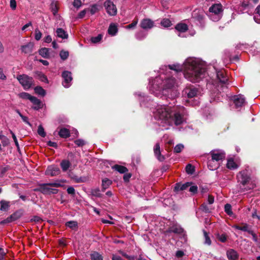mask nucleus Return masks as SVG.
<instances>
[{"mask_svg":"<svg viewBox=\"0 0 260 260\" xmlns=\"http://www.w3.org/2000/svg\"><path fill=\"white\" fill-rule=\"evenodd\" d=\"M112 168L120 173H124L127 171V169L126 167L118 165H114L112 167Z\"/></svg>","mask_w":260,"mask_h":260,"instance_id":"33","label":"nucleus"},{"mask_svg":"<svg viewBox=\"0 0 260 260\" xmlns=\"http://www.w3.org/2000/svg\"><path fill=\"white\" fill-rule=\"evenodd\" d=\"M170 70L176 73L182 72L185 79L192 83L203 80L206 76L205 62L199 58L189 57L181 64L175 63L160 68V74L149 81L148 88L155 96L174 100L178 92L174 89L177 82L174 78L171 77Z\"/></svg>","mask_w":260,"mask_h":260,"instance_id":"1","label":"nucleus"},{"mask_svg":"<svg viewBox=\"0 0 260 260\" xmlns=\"http://www.w3.org/2000/svg\"><path fill=\"white\" fill-rule=\"evenodd\" d=\"M231 100L233 101L237 109L242 107L246 104L244 96L241 94L232 96Z\"/></svg>","mask_w":260,"mask_h":260,"instance_id":"7","label":"nucleus"},{"mask_svg":"<svg viewBox=\"0 0 260 260\" xmlns=\"http://www.w3.org/2000/svg\"><path fill=\"white\" fill-rule=\"evenodd\" d=\"M19 95L20 98L23 99L29 100V101L32 96L27 92H21L19 94Z\"/></svg>","mask_w":260,"mask_h":260,"instance_id":"45","label":"nucleus"},{"mask_svg":"<svg viewBox=\"0 0 260 260\" xmlns=\"http://www.w3.org/2000/svg\"><path fill=\"white\" fill-rule=\"evenodd\" d=\"M76 145L79 147L82 146L85 144V142L82 139H77L74 141Z\"/></svg>","mask_w":260,"mask_h":260,"instance_id":"55","label":"nucleus"},{"mask_svg":"<svg viewBox=\"0 0 260 260\" xmlns=\"http://www.w3.org/2000/svg\"><path fill=\"white\" fill-rule=\"evenodd\" d=\"M10 133L12 134V136L13 139V140H14V141L15 142V144L16 146L17 147H19V144H18V141H17V139L16 135H15V134L12 131H10Z\"/></svg>","mask_w":260,"mask_h":260,"instance_id":"61","label":"nucleus"},{"mask_svg":"<svg viewBox=\"0 0 260 260\" xmlns=\"http://www.w3.org/2000/svg\"><path fill=\"white\" fill-rule=\"evenodd\" d=\"M73 179L77 183L84 182L86 180L85 178L78 177L77 176H75V177H73Z\"/></svg>","mask_w":260,"mask_h":260,"instance_id":"59","label":"nucleus"},{"mask_svg":"<svg viewBox=\"0 0 260 260\" xmlns=\"http://www.w3.org/2000/svg\"><path fill=\"white\" fill-rule=\"evenodd\" d=\"M66 225L67 226L74 230L77 228L78 223L76 221H69L66 222Z\"/></svg>","mask_w":260,"mask_h":260,"instance_id":"40","label":"nucleus"},{"mask_svg":"<svg viewBox=\"0 0 260 260\" xmlns=\"http://www.w3.org/2000/svg\"><path fill=\"white\" fill-rule=\"evenodd\" d=\"M60 172V169L57 166L52 165L47 168L46 174L51 176H55L58 175Z\"/></svg>","mask_w":260,"mask_h":260,"instance_id":"12","label":"nucleus"},{"mask_svg":"<svg viewBox=\"0 0 260 260\" xmlns=\"http://www.w3.org/2000/svg\"><path fill=\"white\" fill-rule=\"evenodd\" d=\"M17 79L24 89H28L30 88L33 83L32 78L26 75H19L17 76Z\"/></svg>","mask_w":260,"mask_h":260,"instance_id":"6","label":"nucleus"},{"mask_svg":"<svg viewBox=\"0 0 260 260\" xmlns=\"http://www.w3.org/2000/svg\"><path fill=\"white\" fill-rule=\"evenodd\" d=\"M185 170L187 174H192L194 171V168L191 164H188L186 166Z\"/></svg>","mask_w":260,"mask_h":260,"instance_id":"43","label":"nucleus"},{"mask_svg":"<svg viewBox=\"0 0 260 260\" xmlns=\"http://www.w3.org/2000/svg\"><path fill=\"white\" fill-rule=\"evenodd\" d=\"M50 9L53 14L55 16L57 14L58 10V2L55 1H53L50 5Z\"/></svg>","mask_w":260,"mask_h":260,"instance_id":"28","label":"nucleus"},{"mask_svg":"<svg viewBox=\"0 0 260 260\" xmlns=\"http://www.w3.org/2000/svg\"><path fill=\"white\" fill-rule=\"evenodd\" d=\"M233 228L238 230L247 232L248 233L251 231V230L249 229L248 225L247 224H244L242 226L235 225L233 226Z\"/></svg>","mask_w":260,"mask_h":260,"instance_id":"32","label":"nucleus"},{"mask_svg":"<svg viewBox=\"0 0 260 260\" xmlns=\"http://www.w3.org/2000/svg\"><path fill=\"white\" fill-rule=\"evenodd\" d=\"M0 210L2 211H7L10 207L9 202L5 200H2L0 201Z\"/></svg>","mask_w":260,"mask_h":260,"instance_id":"31","label":"nucleus"},{"mask_svg":"<svg viewBox=\"0 0 260 260\" xmlns=\"http://www.w3.org/2000/svg\"><path fill=\"white\" fill-rule=\"evenodd\" d=\"M160 24L164 27H169L172 25L171 21L169 19H163Z\"/></svg>","mask_w":260,"mask_h":260,"instance_id":"41","label":"nucleus"},{"mask_svg":"<svg viewBox=\"0 0 260 260\" xmlns=\"http://www.w3.org/2000/svg\"><path fill=\"white\" fill-rule=\"evenodd\" d=\"M153 26L154 22L148 18L143 19L140 23V26L144 29H151Z\"/></svg>","mask_w":260,"mask_h":260,"instance_id":"14","label":"nucleus"},{"mask_svg":"<svg viewBox=\"0 0 260 260\" xmlns=\"http://www.w3.org/2000/svg\"><path fill=\"white\" fill-rule=\"evenodd\" d=\"M216 76L217 79L219 81L218 83V90L219 92L224 91V90L227 89L228 85V78L225 76V73L224 70L216 71Z\"/></svg>","mask_w":260,"mask_h":260,"instance_id":"5","label":"nucleus"},{"mask_svg":"<svg viewBox=\"0 0 260 260\" xmlns=\"http://www.w3.org/2000/svg\"><path fill=\"white\" fill-rule=\"evenodd\" d=\"M184 148V146L182 144H177L174 149V152L176 153L180 152Z\"/></svg>","mask_w":260,"mask_h":260,"instance_id":"50","label":"nucleus"},{"mask_svg":"<svg viewBox=\"0 0 260 260\" xmlns=\"http://www.w3.org/2000/svg\"><path fill=\"white\" fill-rule=\"evenodd\" d=\"M91 260H103V256L98 252H94L90 254Z\"/></svg>","mask_w":260,"mask_h":260,"instance_id":"37","label":"nucleus"},{"mask_svg":"<svg viewBox=\"0 0 260 260\" xmlns=\"http://www.w3.org/2000/svg\"><path fill=\"white\" fill-rule=\"evenodd\" d=\"M135 95H138V99L140 101V105L141 106H148L145 103V100H147L148 97H145L144 94H142L141 92H136L135 93Z\"/></svg>","mask_w":260,"mask_h":260,"instance_id":"26","label":"nucleus"},{"mask_svg":"<svg viewBox=\"0 0 260 260\" xmlns=\"http://www.w3.org/2000/svg\"><path fill=\"white\" fill-rule=\"evenodd\" d=\"M176 29L179 32L178 36L182 37L181 32H185L188 29L187 25L185 23H179L175 26Z\"/></svg>","mask_w":260,"mask_h":260,"instance_id":"24","label":"nucleus"},{"mask_svg":"<svg viewBox=\"0 0 260 260\" xmlns=\"http://www.w3.org/2000/svg\"><path fill=\"white\" fill-rule=\"evenodd\" d=\"M49 49L47 48H42L39 50V54L43 57L47 58L49 56Z\"/></svg>","mask_w":260,"mask_h":260,"instance_id":"30","label":"nucleus"},{"mask_svg":"<svg viewBox=\"0 0 260 260\" xmlns=\"http://www.w3.org/2000/svg\"><path fill=\"white\" fill-rule=\"evenodd\" d=\"M35 92L41 96H45L46 94V91L41 86H37L34 89Z\"/></svg>","mask_w":260,"mask_h":260,"instance_id":"38","label":"nucleus"},{"mask_svg":"<svg viewBox=\"0 0 260 260\" xmlns=\"http://www.w3.org/2000/svg\"><path fill=\"white\" fill-rule=\"evenodd\" d=\"M147 34L144 31H139L136 34L135 37L137 40H142L146 38Z\"/></svg>","mask_w":260,"mask_h":260,"instance_id":"39","label":"nucleus"},{"mask_svg":"<svg viewBox=\"0 0 260 260\" xmlns=\"http://www.w3.org/2000/svg\"><path fill=\"white\" fill-rule=\"evenodd\" d=\"M238 182L243 191L252 189L256 187V179L251 177L248 170H243L237 175Z\"/></svg>","mask_w":260,"mask_h":260,"instance_id":"3","label":"nucleus"},{"mask_svg":"<svg viewBox=\"0 0 260 260\" xmlns=\"http://www.w3.org/2000/svg\"><path fill=\"white\" fill-rule=\"evenodd\" d=\"M226 255L229 260H237L239 257L237 252L233 249L227 250Z\"/></svg>","mask_w":260,"mask_h":260,"instance_id":"19","label":"nucleus"},{"mask_svg":"<svg viewBox=\"0 0 260 260\" xmlns=\"http://www.w3.org/2000/svg\"><path fill=\"white\" fill-rule=\"evenodd\" d=\"M104 7L106 10L107 13L110 16H115L116 15L117 10L116 6L113 3L109 0L106 1L104 3Z\"/></svg>","mask_w":260,"mask_h":260,"instance_id":"11","label":"nucleus"},{"mask_svg":"<svg viewBox=\"0 0 260 260\" xmlns=\"http://www.w3.org/2000/svg\"><path fill=\"white\" fill-rule=\"evenodd\" d=\"M34 48V44L32 42H29L21 47V51L24 54L30 55Z\"/></svg>","mask_w":260,"mask_h":260,"instance_id":"13","label":"nucleus"},{"mask_svg":"<svg viewBox=\"0 0 260 260\" xmlns=\"http://www.w3.org/2000/svg\"><path fill=\"white\" fill-rule=\"evenodd\" d=\"M92 195L97 197H101V194L100 192V190L99 189H95L92 190Z\"/></svg>","mask_w":260,"mask_h":260,"instance_id":"60","label":"nucleus"},{"mask_svg":"<svg viewBox=\"0 0 260 260\" xmlns=\"http://www.w3.org/2000/svg\"><path fill=\"white\" fill-rule=\"evenodd\" d=\"M210 153L214 160L221 164L225 157V152L222 150H213Z\"/></svg>","mask_w":260,"mask_h":260,"instance_id":"9","label":"nucleus"},{"mask_svg":"<svg viewBox=\"0 0 260 260\" xmlns=\"http://www.w3.org/2000/svg\"><path fill=\"white\" fill-rule=\"evenodd\" d=\"M220 164L221 163L211 157L208 161V167L210 170H215L219 167Z\"/></svg>","mask_w":260,"mask_h":260,"instance_id":"16","label":"nucleus"},{"mask_svg":"<svg viewBox=\"0 0 260 260\" xmlns=\"http://www.w3.org/2000/svg\"><path fill=\"white\" fill-rule=\"evenodd\" d=\"M204 236L205 238L204 243L208 245H210L211 244V241L208 236L207 233L205 231H204Z\"/></svg>","mask_w":260,"mask_h":260,"instance_id":"46","label":"nucleus"},{"mask_svg":"<svg viewBox=\"0 0 260 260\" xmlns=\"http://www.w3.org/2000/svg\"><path fill=\"white\" fill-rule=\"evenodd\" d=\"M20 217V215L18 212H16L11 215L10 216H9L6 219L2 220L1 222V224H5L9 222H11L13 221L17 220L19 217Z\"/></svg>","mask_w":260,"mask_h":260,"instance_id":"15","label":"nucleus"},{"mask_svg":"<svg viewBox=\"0 0 260 260\" xmlns=\"http://www.w3.org/2000/svg\"><path fill=\"white\" fill-rule=\"evenodd\" d=\"M183 230L179 226L175 225L171 227L169 230V232H172L174 233L181 234L183 232Z\"/></svg>","mask_w":260,"mask_h":260,"instance_id":"35","label":"nucleus"},{"mask_svg":"<svg viewBox=\"0 0 260 260\" xmlns=\"http://www.w3.org/2000/svg\"><path fill=\"white\" fill-rule=\"evenodd\" d=\"M138 20L137 19L136 20L134 21L131 24L125 26L124 27H125V28L127 29L133 28L136 27V26L138 24Z\"/></svg>","mask_w":260,"mask_h":260,"instance_id":"52","label":"nucleus"},{"mask_svg":"<svg viewBox=\"0 0 260 260\" xmlns=\"http://www.w3.org/2000/svg\"><path fill=\"white\" fill-rule=\"evenodd\" d=\"M184 94H186L188 98L191 99L198 97L201 94L199 88L191 86L186 88L184 90Z\"/></svg>","mask_w":260,"mask_h":260,"instance_id":"8","label":"nucleus"},{"mask_svg":"<svg viewBox=\"0 0 260 260\" xmlns=\"http://www.w3.org/2000/svg\"><path fill=\"white\" fill-rule=\"evenodd\" d=\"M74 7L79 9L82 5V2L80 0H74L73 3Z\"/></svg>","mask_w":260,"mask_h":260,"instance_id":"57","label":"nucleus"},{"mask_svg":"<svg viewBox=\"0 0 260 260\" xmlns=\"http://www.w3.org/2000/svg\"><path fill=\"white\" fill-rule=\"evenodd\" d=\"M192 184L193 183H192ZM189 191L193 194L196 193L198 191L197 186L192 184L190 185V186L189 187Z\"/></svg>","mask_w":260,"mask_h":260,"instance_id":"53","label":"nucleus"},{"mask_svg":"<svg viewBox=\"0 0 260 260\" xmlns=\"http://www.w3.org/2000/svg\"><path fill=\"white\" fill-rule=\"evenodd\" d=\"M222 6L220 4L213 5L209 8V11L212 13H220L222 14Z\"/></svg>","mask_w":260,"mask_h":260,"instance_id":"21","label":"nucleus"},{"mask_svg":"<svg viewBox=\"0 0 260 260\" xmlns=\"http://www.w3.org/2000/svg\"><path fill=\"white\" fill-rule=\"evenodd\" d=\"M222 14L220 13H212L209 12L208 16L213 21H218L222 17Z\"/></svg>","mask_w":260,"mask_h":260,"instance_id":"27","label":"nucleus"},{"mask_svg":"<svg viewBox=\"0 0 260 260\" xmlns=\"http://www.w3.org/2000/svg\"><path fill=\"white\" fill-rule=\"evenodd\" d=\"M56 34L57 37L62 39H67L69 37L67 32L61 28H57L56 30Z\"/></svg>","mask_w":260,"mask_h":260,"instance_id":"22","label":"nucleus"},{"mask_svg":"<svg viewBox=\"0 0 260 260\" xmlns=\"http://www.w3.org/2000/svg\"><path fill=\"white\" fill-rule=\"evenodd\" d=\"M39 77L42 81L45 82H48L47 78L44 74L40 73L39 74Z\"/></svg>","mask_w":260,"mask_h":260,"instance_id":"62","label":"nucleus"},{"mask_svg":"<svg viewBox=\"0 0 260 260\" xmlns=\"http://www.w3.org/2000/svg\"><path fill=\"white\" fill-rule=\"evenodd\" d=\"M38 133L42 137H45L46 136V133L44 131V129L41 125H40L38 126Z\"/></svg>","mask_w":260,"mask_h":260,"instance_id":"48","label":"nucleus"},{"mask_svg":"<svg viewBox=\"0 0 260 260\" xmlns=\"http://www.w3.org/2000/svg\"><path fill=\"white\" fill-rule=\"evenodd\" d=\"M60 167L63 172H66L71 166V164L69 160L63 159L60 162Z\"/></svg>","mask_w":260,"mask_h":260,"instance_id":"25","label":"nucleus"},{"mask_svg":"<svg viewBox=\"0 0 260 260\" xmlns=\"http://www.w3.org/2000/svg\"><path fill=\"white\" fill-rule=\"evenodd\" d=\"M102 39L101 35H98L97 36L91 38V41L93 43H97L100 42Z\"/></svg>","mask_w":260,"mask_h":260,"instance_id":"49","label":"nucleus"},{"mask_svg":"<svg viewBox=\"0 0 260 260\" xmlns=\"http://www.w3.org/2000/svg\"><path fill=\"white\" fill-rule=\"evenodd\" d=\"M196 20L198 21V22L199 23V24H200V26L201 27H203L204 26V18H203L202 16L199 15L197 17Z\"/></svg>","mask_w":260,"mask_h":260,"instance_id":"54","label":"nucleus"},{"mask_svg":"<svg viewBox=\"0 0 260 260\" xmlns=\"http://www.w3.org/2000/svg\"><path fill=\"white\" fill-rule=\"evenodd\" d=\"M191 184L192 182H186L182 184L180 183H177L175 185L174 190L176 191L186 190L188 189Z\"/></svg>","mask_w":260,"mask_h":260,"instance_id":"18","label":"nucleus"},{"mask_svg":"<svg viewBox=\"0 0 260 260\" xmlns=\"http://www.w3.org/2000/svg\"><path fill=\"white\" fill-rule=\"evenodd\" d=\"M224 211L229 215L232 214L233 212L232 211V206L229 204H226L224 206Z\"/></svg>","mask_w":260,"mask_h":260,"instance_id":"47","label":"nucleus"},{"mask_svg":"<svg viewBox=\"0 0 260 260\" xmlns=\"http://www.w3.org/2000/svg\"><path fill=\"white\" fill-rule=\"evenodd\" d=\"M118 32V25L114 23H111L108 29V33L111 36H115Z\"/></svg>","mask_w":260,"mask_h":260,"instance_id":"20","label":"nucleus"},{"mask_svg":"<svg viewBox=\"0 0 260 260\" xmlns=\"http://www.w3.org/2000/svg\"><path fill=\"white\" fill-rule=\"evenodd\" d=\"M10 6L12 10H15L16 9L17 4L15 0L10 1Z\"/></svg>","mask_w":260,"mask_h":260,"instance_id":"58","label":"nucleus"},{"mask_svg":"<svg viewBox=\"0 0 260 260\" xmlns=\"http://www.w3.org/2000/svg\"><path fill=\"white\" fill-rule=\"evenodd\" d=\"M112 184V181L108 178H104L102 180V190L104 191Z\"/></svg>","mask_w":260,"mask_h":260,"instance_id":"34","label":"nucleus"},{"mask_svg":"<svg viewBox=\"0 0 260 260\" xmlns=\"http://www.w3.org/2000/svg\"><path fill=\"white\" fill-rule=\"evenodd\" d=\"M2 143L4 146H7L9 144V139L5 136L3 139H2Z\"/></svg>","mask_w":260,"mask_h":260,"instance_id":"63","label":"nucleus"},{"mask_svg":"<svg viewBox=\"0 0 260 260\" xmlns=\"http://www.w3.org/2000/svg\"><path fill=\"white\" fill-rule=\"evenodd\" d=\"M227 168L230 169H236L238 168V165L235 162L233 159H229L228 160Z\"/></svg>","mask_w":260,"mask_h":260,"instance_id":"36","label":"nucleus"},{"mask_svg":"<svg viewBox=\"0 0 260 260\" xmlns=\"http://www.w3.org/2000/svg\"><path fill=\"white\" fill-rule=\"evenodd\" d=\"M62 186L61 181L57 180L48 183H42L39 185V188L35 189L45 195L55 194L58 192L56 188Z\"/></svg>","mask_w":260,"mask_h":260,"instance_id":"4","label":"nucleus"},{"mask_svg":"<svg viewBox=\"0 0 260 260\" xmlns=\"http://www.w3.org/2000/svg\"><path fill=\"white\" fill-rule=\"evenodd\" d=\"M59 136L61 138H67L70 136V133L68 129L66 128H61L58 133Z\"/></svg>","mask_w":260,"mask_h":260,"instance_id":"29","label":"nucleus"},{"mask_svg":"<svg viewBox=\"0 0 260 260\" xmlns=\"http://www.w3.org/2000/svg\"><path fill=\"white\" fill-rule=\"evenodd\" d=\"M217 238L221 242H225L227 239V237H226V235L224 234H221V235L218 234L217 235Z\"/></svg>","mask_w":260,"mask_h":260,"instance_id":"56","label":"nucleus"},{"mask_svg":"<svg viewBox=\"0 0 260 260\" xmlns=\"http://www.w3.org/2000/svg\"><path fill=\"white\" fill-rule=\"evenodd\" d=\"M153 117L157 124L168 129L170 126L182 124L186 120V111L183 106L156 104L152 108Z\"/></svg>","mask_w":260,"mask_h":260,"instance_id":"2","label":"nucleus"},{"mask_svg":"<svg viewBox=\"0 0 260 260\" xmlns=\"http://www.w3.org/2000/svg\"><path fill=\"white\" fill-rule=\"evenodd\" d=\"M154 153L155 156L157 158V159L160 161L164 160L165 157L163 155H161L160 154V146L158 143H156L153 148Z\"/></svg>","mask_w":260,"mask_h":260,"instance_id":"17","label":"nucleus"},{"mask_svg":"<svg viewBox=\"0 0 260 260\" xmlns=\"http://www.w3.org/2000/svg\"><path fill=\"white\" fill-rule=\"evenodd\" d=\"M201 209L206 213H209L211 210V208L205 203L202 205Z\"/></svg>","mask_w":260,"mask_h":260,"instance_id":"51","label":"nucleus"},{"mask_svg":"<svg viewBox=\"0 0 260 260\" xmlns=\"http://www.w3.org/2000/svg\"><path fill=\"white\" fill-rule=\"evenodd\" d=\"M61 76L63 78L62 82V85L65 88H69L70 87L73 80L71 72L68 71H64L62 72Z\"/></svg>","mask_w":260,"mask_h":260,"instance_id":"10","label":"nucleus"},{"mask_svg":"<svg viewBox=\"0 0 260 260\" xmlns=\"http://www.w3.org/2000/svg\"><path fill=\"white\" fill-rule=\"evenodd\" d=\"M67 192L70 194H74L75 190L74 187L70 186L67 188Z\"/></svg>","mask_w":260,"mask_h":260,"instance_id":"64","label":"nucleus"},{"mask_svg":"<svg viewBox=\"0 0 260 260\" xmlns=\"http://www.w3.org/2000/svg\"><path fill=\"white\" fill-rule=\"evenodd\" d=\"M69 55V53L68 51L61 50L59 53V56L61 59L63 60L67 59Z\"/></svg>","mask_w":260,"mask_h":260,"instance_id":"42","label":"nucleus"},{"mask_svg":"<svg viewBox=\"0 0 260 260\" xmlns=\"http://www.w3.org/2000/svg\"><path fill=\"white\" fill-rule=\"evenodd\" d=\"M42 34L38 28L35 30V39L37 41H39L42 38Z\"/></svg>","mask_w":260,"mask_h":260,"instance_id":"44","label":"nucleus"},{"mask_svg":"<svg viewBox=\"0 0 260 260\" xmlns=\"http://www.w3.org/2000/svg\"><path fill=\"white\" fill-rule=\"evenodd\" d=\"M30 101L33 104L32 108L35 110H39L42 108V103L40 100L32 96Z\"/></svg>","mask_w":260,"mask_h":260,"instance_id":"23","label":"nucleus"}]
</instances>
